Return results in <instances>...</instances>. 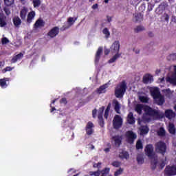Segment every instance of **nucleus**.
Segmentation results:
<instances>
[{"label":"nucleus","mask_w":176,"mask_h":176,"mask_svg":"<svg viewBox=\"0 0 176 176\" xmlns=\"http://www.w3.org/2000/svg\"><path fill=\"white\" fill-rule=\"evenodd\" d=\"M135 111L139 115L142 113V111H144V113L143 115L142 120L141 119H138V124H141L142 122H151V120H153L155 119H159L160 114L159 111L156 110H153L152 108L148 106H145L144 104H136L135 107Z\"/></svg>","instance_id":"nucleus-1"},{"label":"nucleus","mask_w":176,"mask_h":176,"mask_svg":"<svg viewBox=\"0 0 176 176\" xmlns=\"http://www.w3.org/2000/svg\"><path fill=\"white\" fill-rule=\"evenodd\" d=\"M168 72L166 78H162L159 80L160 83H170L173 86H176V65H171L166 69Z\"/></svg>","instance_id":"nucleus-2"},{"label":"nucleus","mask_w":176,"mask_h":176,"mask_svg":"<svg viewBox=\"0 0 176 176\" xmlns=\"http://www.w3.org/2000/svg\"><path fill=\"white\" fill-rule=\"evenodd\" d=\"M120 49V44L119 43V41H114V43H113L111 47V52L112 53V54H114V56L110 60H109V64L115 63V61H116L119 58V57H120L121 54L119 53Z\"/></svg>","instance_id":"nucleus-3"},{"label":"nucleus","mask_w":176,"mask_h":176,"mask_svg":"<svg viewBox=\"0 0 176 176\" xmlns=\"http://www.w3.org/2000/svg\"><path fill=\"white\" fill-rule=\"evenodd\" d=\"M151 93L152 97H153L156 104L157 105H163L164 104V97L160 94V91L157 87H153L151 89Z\"/></svg>","instance_id":"nucleus-4"},{"label":"nucleus","mask_w":176,"mask_h":176,"mask_svg":"<svg viewBox=\"0 0 176 176\" xmlns=\"http://www.w3.org/2000/svg\"><path fill=\"white\" fill-rule=\"evenodd\" d=\"M126 89H127V84L126 81H122L116 88V97H117V98H122V97L124 96V93H126Z\"/></svg>","instance_id":"nucleus-5"},{"label":"nucleus","mask_w":176,"mask_h":176,"mask_svg":"<svg viewBox=\"0 0 176 176\" xmlns=\"http://www.w3.org/2000/svg\"><path fill=\"white\" fill-rule=\"evenodd\" d=\"M145 152L146 155L152 160V164H154V166H156V163L157 160V156H156V154H155V152H153V146L152 144H148L145 148Z\"/></svg>","instance_id":"nucleus-6"},{"label":"nucleus","mask_w":176,"mask_h":176,"mask_svg":"<svg viewBox=\"0 0 176 176\" xmlns=\"http://www.w3.org/2000/svg\"><path fill=\"white\" fill-rule=\"evenodd\" d=\"M167 151V145L164 142L160 141L155 144V152L164 155Z\"/></svg>","instance_id":"nucleus-7"},{"label":"nucleus","mask_w":176,"mask_h":176,"mask_svg":"<svg viewBox=\"0 0 176 176\" xmlns=\"http://www.w3.org/2000/svg\"><path fill=\"white\" fill-rule=\"evenodd\" d=\"M110 168H106L104 170H98L96 172H90L89 174L90 175H94V176H112V175L109 174V171H110Z\"/></svg>","instance_id":"nucleus-8"},{"label":"nucleus","mask_w":176,"mask_h":176,"mask_svg":"<svg viewBox=\"0 0 176 176\" xmlns=\"http://www.w3.org/2000/svg\"><path fill=\"white\" fill-rule=\"evenodd\" d=\"M123 124V119L120 116L116 115L113 120V126L114 129H120Z\"/></svg>","instance_id":"nucleus-9"},{"label":"nucleus","mask_w":176,"mask_h":176,"mask_svg":"<svg viewBox=\"0 0 176 176\" xmlns=\"http://www.w3.org/2000/svg\"><path fill=\"white\" fill-rule=\"evenodd\" d=\"M126 136L127 141L128 142H129V144H133V142H134V140L137 138V135L131 131L126 132Z\"/></svg>","instance_id":"nucleus-10"},{"label":"nucleus","mask_w":176,"mask_h":176,"mask_svg":"<svg viewBox=\"0 0 176 176\" xmlns=\"http://www.w3.org/2000/svg\"><path fill=\"white\" fill-rule=\"evenodd\" d=\"M165 173L168 175H176V165L167 166L165 169Z\"/></svg>","instance_id":"nucleus-11"},{"label":"nucleus","mask_w":176,"mask_h":176,"mask_svg":"<svg viewBox=\"0 0 176 176\" xmlns=\"http://www.w3.org/2000/svg\"><path fill=\"white\" fill-rule=\"evenodd\" d=\"M76 20H77V18L69 17L67 19V22L63 26L64 30H67V29L69 28L71 26L74 25V24L76 21Z\"/></svg>","instance_id":"nucleus-12"},{"label":"nucleus","mask_w":176,"mask_h":176,"mask_svg":"<svg viewBox=\"0 0 176 176\" xmlns=\"http://www.w3.org/2000/svg\"><path fill=\"white\" fill-rule=\"evenodd\" d=\"M111 142L117 147L120 146V144H122V137L120 135L113 136L111 139Z\"/></svg>","instance_id":"nucleus-13"},{"label":"nucleus","mask_w":176,"mask_h":176,"mask_svg":"<svg viewBox=\"0 0 176 176\" xmlns=\"http://www.w3.org/2000/svg\"><path fill=\"white\" fill-rule=\"evenodd\" d=\"M104 109H105V107H102L99 109L98 111V118L99 119V122L101 127H104V119L102 118V113H104Z\"/></svg>","instance_id":"nucleus-14"},{"label":"nucleus","mask_w":176,"mask_h":176,"mask_svg":"<svg viewBox=\"0 0 176 176\" xmlns=\"http://www.w3.org/2000/svg\"><path fill=\"white\" fill-rule=\"evenodd\" d=\"M59 32V28L57 27L53 28L49 32H48V36L50 38H55V36H57L58 35Z\"/></svg>","instance_id":"nucleus-15"},{"label":"nucleus","mask_w":176,"mask_h":176,"mask_svg":"<svg viewBox=\"0 0 176 176\" xmlns=\"http://www.w3.org/2000/svg\"><path fill=\"white\" fill-rule=\"evenodd\" d=\"M153 82V76L151 74H146L143 77V82L145 83L146 85H148L149 83H151Z\"/></svg>","instance_id":"nucleus-16"},{"label":"nucleus","mask_w":176,"mask_h":176,"mask_svg":"<svg viewBox=\"0 0 176 176\" xmlns=\"http://www.w3.org/2000/svg\"><path fill=\"white\" fill-rule=\"evenodd\" d=\"M93 127H94L93 122H89L86 126V131L88 135H91V134H93Z\"/></svg>","instance_id":"nucleus-17"},{"label":"nucleus","mask_w":176,"mask_h":176,"mask_svg":"<svg viewBox=\"0 0 176 176\" xmlns=\"http://www.w3.org/2000/svg\"><path fill=\"white\" fill-rule=\"evenodd\" d=\"M148 133H149V128H148V126H143L140 127L139 133L140 135H146Z\"/></svg>","instance_id":"nucleus-18"},{"label":"nucleus","mask_w":176,"mask_h":176,"mask_svg":"<svg viewBox=\"0 0 176 176\" xmlns=\"http://www.w3.org/2000/svg\"><path fill=\"white\" fill-rule=\"evenodd\" d=\"M166 8H167V3H162L159 6V7L156 9L157 13H158V14H162V13L163 12V10H166Z\"/></svg>","instance_id":"nucleus-19"},{"label":"nucleus","mask_w":176,"mask_h":176,"mask_svg":"<svg viewBox=\"0 0 176 176\" xmlns=\"http://www.w3.org/2000/svg\"><path fill=\"white\" fill-rule=\"evenodd\" d=\"M165 116L166 118H168V119H173V118H175L176 114L173 110L168 109L165 111Z\"/></svg>","instance_id":"nucleus-20"},{"label":"nucleus","mask_w":176,"mask_h":176,"mask_svg":"<svg viewBox=\"0 0 176 176\" xmlns=\"http://www.w3.org/2000/svg\"><path fill=\"white\" fill-rule=\"evenodd\" d=\"M119 157H120V159H126L127 160L129 159L130 155L127 151L121 150L119 154Z\"/></svg>","instance_id":"nucleus-21"},{"label":"nucleus","mask_w":176,"mask_h":176,"mask_svg":"<svg viewBox=\"0 0 176 176\" xmlns=\"http://www.w3.org/2000/svg\"><path fill=\"white\" fill-rule=\"evenodd\" d=\"M127 122L129 124H134L135 123V118L133 115V113H129L127 116Z\"/></svg>","instance_id":"nucleus-22"},{"label":"nucleus","mask_w":176,"mask_h":176,"mask_svg":"<svg viewBox=\"0 0 176 176\" xmlns=\"http://www.w3.org/2000/svg\"><path fill=\"white\" fill-rule=\"evenodd\" d=\"M9 82V78H8L0 79V86H1V87H2L3 89H6V87H8V82Z\"/></svg>","instance_id":"nucleus-23"},{"label":"nucleus","mask_w":176,"mask_h":176,"mask_svg":"<svg viewBox=\"0 0 176 176\" xmlns=\"http://www.w3.org/2000/svg\"><path fill=\"white\" fill-rule=\"evenodd\" d=\"M13 24L16 27H20L21 25V19H20V17L19 16H14L12 19Z\"/></svg>","instance_id":"nucleus-24"},{"label":"nucleus","mask_w":176,"mask_h":176,"mask_svg":"<svg viewBox=\"0 0 176 176\" xmlns=\"http://www.w3.org/2000/svg\"><path fill=\"white\" fill-rule=\"evenodd\" d=\"M45 25V23L43 20L39 19H38L36 23H34V28H41Z\"/></svg>","instance_id":"nucleus-25"},{"label":"nucleus","mask_w":176,"mask_h":176,"mask_svg":"<svg viewBox=\"0 0 176 176\" xmlns=\"http://www.w3.org/2000/svg\"><path fill=\"white\" fill-rule=\"evenodd\" d=\"M107 89H108V84H104L98 89L97 93L98 94H102V93H105V91H107Z\"/></svg>","instance_id":"nucleus-26"},{"label":"nucleus","mask_w":176,"mask_h":176,"mask_svg":"<svg viewBox=\"0 0 176 176\" xmlns=\"http://www.w3.org/2000/svg\"><path fill=\"white\" fill-rule=\"evenodd\" d=\"M102 53V47H100L98 49V51L96 54L95 63H98V61L100 60V56H101Z\"/></svg>","instance_id":"nucleus-27"},{"label":"nucleus","mask_w":176,"mask_h":176,"mask_svg":"<svg viewBox=\"0 0 176 176\" xmlns=\"http://www.w3.org/2000/svg\"><path fill=\"white\" fill-rule=\"evenodd\" d=\"M113 104L114 105V109L117 113H120V104L118 100H113Z\"/></svg>","instance_id":"nucleus-28"},{"label":"nucleus","mask_w":176,"mask_h":176,"mask_svg":"<svg viewBox=\"0 0 176 176\" xmlns=\"http://www.w3.org/2000/svg\"><path fill=\"white\" fill-rule=\"evenodd\" d=\"M5 25H6V17L0 14V27H5Z\"/></svg>","instance_id":"nucleus-29"},{"label":"nucleus","mask_w":176,"mask_h":176,"mask_svg":"<svg viewBox=\"0 0 176 176\" xmlns=\"http://www.w3.org/2000/svg\"><path fill=\"white\" fill-rule=\"evenodd\" d=\"M28 12V10L25 8H24L21 10L20 16L22 20H25V17H27Z\"/></svg>","instance_id":"nucleus-30"},{"label":"nucleus","mask_w":176,"mask_h":176,"mask_svg":"<svg viewBox=\"0 0 176 176\" xmlns=\"http://www.w3.org/2000/svg\"><path fill=\"white\" fill-rule=\"evenodd\" d=\"M168 131L170 134H175L176 130H175V126H174V124L169 123Z\"/></svg>","instance_id":"nucleus-31"},{"label":"nucleus","mask_w":176,"mask_h":176,"mask_svg":"<svg viewBox=\"0 0 176 176\" xmlns=\"http://www.w3.org/2000/svg\"><path fill=\"white\" fill-rule=\"evenodd\" d=\"M142 19H143V16L141 14V13L135 14L133 21H138V22L142 21Z\"/></svg>","instance_id":"nucleus-32"},{"label":"nucleus","mask_w":176,"mask_h":176,"mask_svg":"<svg viewBox=\"0 0 176 176\" xmlns=\"http://www.w3.org/2000/svg\"><path fill=\"white\" fill-rule=\"evenodd\" d=\"M21 58H23V54L20 53L12 58V63H17V61H19V60H21Z\"/></svg>","instance_id":"nucleus-33"},{"label":"nucleus","mask_w":176,"mask_h":176,"mask_svg":"<svg viewBox=\"0 0 176 176\" xmlns=\"http://www.w3.org/2000/svg\"><path fill=\"white\" fill-rule=\"evenodd\" d=\"M157 135L159 137H165L166 136V130L163 127H160L157 131Z\"/></svg>","instance_id":"nucleus-34"},{"label":"nucleus","mask_w":176,"mask_h":176,"mask_svg":"<svg viewBox=\"0 0 176 176\" xmlns=\"http://www.w3.org/2000/svg\"><path fill=\"white\" fill-rule=\"evenodd\" d=\"M34 17H35V12L34 11H32L28 15V19H27L28 23H31Z\"/></svg>","instance_id":"nucleus-35"},{"label":"nucleus","mask_w":176,"mask_h":176,"mask_svg":"<svg viewBox=\"0 0 176 176\" xmlns=\"http://www.w3.org/2000/svg\"><path fill=\"white\" fill-rule=\"evenodd\" d=\"M139 99L140 101H141V102H148V101H149V99L148 98V96H146V95H141L139 96Z\"/></svg>","instance_id":"nucleus-36"},{"label":"nucleus","mask_w":176,"mask_h":176,"mask_svg":"<svg viewBox=\"0 0 176 176\" xmlns=\"http://www.w3.org/2000/svg\"><path fill=\"white\" fill-rule=\"evenodd\" d=\"M137 162L138 164H142L144 163V156L142 155V154L138 155Z\"/></svg>","instance_id":"nucleus-37"},{"label":"nucleus","mask_w":176,"mask_h":176,"mask_svg":"<svg viewBox=\"0 0 176 176\" xmlns=\"http://www.w3.org/2000/svg\"><path fill=\"white\" fill-rule=\"evenodd\" d=\"M102 34H104L105 38H109L111 36V32H109V30H108L107 28L103 29Z\"/></svg>","instance_id":"nucleus-38"},{"label":"nucleus","mask_w":176,"mask_h":176,"mask_svg":"<svg viewBox=\"0 0 176 176\" xmlns=\"http://www.w3.org/2000/svg\"><path fill=\"white\" fill-rule=\"evenodd\" d=\"M163 93L167 97H170L173 94V91H171V90H170V89H164Z\"/></svg>","instance_id":"nucleus-39"},{"label":"nucleus","mask_w":176,"mask_h":176,"mask_svg":"<svg viewBox=\"0 0 176 176\" xmlns=\"http://www.w3.org/2000/svg\"><path fill=\"white\" fill-rule=\"evenodd\" d=\"M123 171L124 169L122 168H120L118 170H117L115 173H114V176H120L122 175V174H123Z\"/></svg>","instance_id":"nucleus-40"},{"label":"nucleus","mask_w":176,"mask_h":176,"mask_svg":"<svg viewBox=\"0 0 176 176\" xmlns=\"http://www.w3.org/2000/svg\"><path fill=\"white\" fill-rule=\"evenodd\" d=\"M110 109H111V104H109L104 113L105 119H108V115L109 114Z\"/></svg>","instance_id":"nucleus-41"},{"label":"nucleus","mask_w":176,"mask_h":176,"mask_svg":"<svg viewBox=\"0 0 176 176\" xmlns=\"http://www.w3.org/2000/svg\"><path fill=\"white\" fill-rule=\"evenodd\" d=\"M4 3L6 6H12L14 3V0H4Z\"/></svg>","instance_id":"nucleus-42"},{"label":"nucleus","mask_w":176,"mask_h":176,"mask_svg":"<svg viewBox=\"0 0 176 176\" xmlns=\"http://www.w3.org/2000/svg\"><path fill=\"white\" fill-rule=\"evenodd\" d=\"M33 5L34 8H39L41 6V0H33Z\"/></svg>","instance_id":"nucleus-43"},{"label":"nucleus","mask_w":176,"mask_h":176,"mask_svg":"<svg viewBox=\"0 0 176 176\" xmlns=\"http://www.w3.org/2000/svg\"><path fill=\"white\" fill-rule=\"evenodd\" d=\"M168 60H172V61H175V60H176V54H170L168 56Z\"/></svg>","instance_id":"nucleus-44"},{"label":"nucleus","mask_w":176,"mask_h":176,"mask_svg":"<svg viewBox=\"0 0 176 176\" xmlns=\"http://www.w3.org/2000/svg\"><path fill=\"white\" fill-rule=\"evenodd\" d=\"M136 148L142 149V142H141V140H138L136 143Z\"/></svg>","instance_id":"nucleus-45"},{"label":"nucleus","mask_w":176,"mask_h":176,"mask_svg":"<svg viewBox=\"0 0 176 176\" xmlns=\"http://www.w3.org/2000/svg\"><path fill=\"white\" fill-rule=\"evenodd\" d=\"M3 10L6 16H9V14H10V8L9 7H4Z\"/></svg>","instance_id":"nucleus-46"},{"label":"nucleus","mask_w":176,"mask_h":176,"mask_svg":"<svg viewBox=\"0 0 176 176\" xmlns=\"http://www.w3.org/2000/svg\"><path fill=\"white\" fill-rule=\"evenodd\" d=\"M135 32H140L141 31H144V27L143 26H138L135 28Z\"/></svg>","instance_id":"nucleus-47"},{"label":"nucleus","mask_w":176,"mask_h":176,"mask_svg":"<svg viewBox=\"0 0 176 176\" xmlns=\"http://www.w3.org/2000/svg\"><path fill=\"white\" fill-rule=\"evenodd\" d=\"M12 69H13V67H6L5 69H3L2 70V72H3V74H5V72H9V71H12Z\"/></svg>","instance_id":"nucleus-48"},{"label":"nucleus","mask_w":176,"mask_h":176,"mask_svg":"<svg viewBox=\"0 0 176 176\" xmlns=\"http://www.w3.org/2000/svg\"><path fill=\"white\" fill-rule=\"evenodd\" d=\"M130 3H131V5L135 6L138 5L139 2H138V0H131Z\"/></svg>","instance_id":"nucleus-49"},{"label":"nucleus","mask_w":176,"mask_h":176,"mask_svg":"<svg viewBox=\"0 0 176 176\" xmlns=\"http://www.w3.org/2000/svg\"><path fill=\"white\" fill-rule=\"evenodd\" d=\"M68 174L69 175H72V174H75V173H76V170L74 168H71L68 170Z\"/></svg>","instance_id":"nucleus-50"},{"label":"nucleus","mask_w":176,"mask_h":176,"mask_svg":"<svg viewBox=\"0 0 176 176\" xmlns=\"http://www.w3.org/2000/svg\"><path fill=\"white\" fill-rule=\"evenodd\" d=\"M112 166H113V167H120V163L119 162L116 161L112 163Z\"/></svg>","instance_id":"nucleus-51"},{"label":"nucleus","mask_w":176,"mask_h":176,"mask_svg":"<svg viewBox=\"0 0 176 176\" xmlns=\"http://www.w3.org/2000/svg\"><path fill=\"white\" fill-rule=\"evenodd\" d=\"M2 43H3V44L9 43V39H8L6 37H4V38L2 39Z\"/></svg>","instance_id":"nucleus-52"},{"label":"nucleus","mask_w":176,"mask_h":176,"mask_svg":"<svg viewBox=\"0 0 176 176\" xmlns=\"http://www.w3.org/2000/svg\"><path fill=\"white\" fill-rule=\"evenodd\" d=\"M60 104H67V99L62 98L60 101Z\"/></svg>","instance_id":"nucleus-53"},{"label":"nucleus","mask_w":176,"mask_h":176,"mask_svg":"<svg viewBox=\"0 0 176 176\" xmlns=\"http://www.w3.org/2000/svg\"><path fill=\"white\" fill-rule=\"evenodd\" d=\"M94 145L93 144H89L88 145V148L90 149V151H93V149H94Z\"/></svg>","instance_id":"nucleus-54"},{"label":"nucleus","mask_w":176,"mask_h":176,"mask_svg":"<svg viewBox=\"0 0 176 176\" xmlns=\"http://www.w3.org/2000/svg\"><path fill=\"white\" fill-rule=\"evenodd\" d=\"M100 166H101V163L100 162L94 164V167H95V168L97 167L98 168H100Z\"/></svg>","instance_id":"nucleus-55"},{"label":"nucleus","mask_w":176,"mask_h":176,"mask_svg":"<svg viewBox=\"0 0 176 176\" xmlns=\"http://www.w3.org/2000/svg\"><path fill=\"white\" fill-rule=\"evenodd\" d=\"M96 115H97V110L94 109L92 111L93 118H96Z\"/></svg>","instance_id":"nucleus-56"},{"label":"nucleus","mask_w":176,"mask_h":176,"mask_svg":"<svg viewBox=\"0 0 176 176\" xmlns=\"http://www.w3.org/2000/svg\"><path fill=\"white\" fill-rule=\"evenodd\" d=\"M109 52H110L109 50L105 48L104 49V54H105V56H108V54H109Z\"/></svg>","instance_id":"nucleus-57"},{"label":"nucleus","mask_w":176,"mask_h":176,"mask_svg":"<svg viewBox=\"0 0 176 176\" xmlns=\"http://www.w3.org/2000/svg\"><path fill=\"white\" fill-rule=\"evenodd\" d=\"M92 9L96 10V9H98V4H94L92 6Z\"/></svg>","instance_id":"nucleus-58"},{"label":"nucleus","mask_w":176,"mask_h":176,"mask_svg":"<svg viewBox=\"0 0 176 176\" xmlns=\"http://www.w3.org/2000/svg\"><path fill=\"white\" fill-rule=\"evenodd\" d=\"M166 166V162H163L161 164H160V167L161 168H163V167H164Z\"/></svg>","instance_id":"nucleus-59"},{"label":"nucleus","mask_w":176,"mask_h":176,"mask_svg":"<svg viewBox=\"0 0 176 176\" xmlns=\"http://www.w3.org/2000/svg\"><path fill=\"white\" fill-rule=\"evenodd\" d=\"M168 19H169L168 14H165V20H166V21H168Z\"/></svg>","instance_id":"nucleus-60"},{"label":"nucleus","mask_w":176,"mask_h":176,"mask_svg":"<svg viewBox=\"0 0 176 176\" xmlns=\"http://www.w3.org/2000/svg\"><path fill=\"white\" fill-rule=\"evenodd\" d=\"M5 65V62H0V68H2Z\"/></svg>","instance_id":"nucleus-61"},{"label":"nucleus","mask_w":176,"mask_h":176,"mask_svg":"<svg viewBox=\"0 0 176 176\" xmlns=\"http://www.w3.org/2000/svg\"><path fill=\"white\" fill-rule=\"evenodd\" d=\"M50 107H51V108H52L51 112H53V111H56V107H52V104H50Z\"/></svg>","instance_id":"nucleus-62"},{"label":"nucleus","mask_w":176,"mask_h":176,"mask_svg":"<svg viewBox=\"0 0 176 176\" xmlns=\"http://www.w3.org/2000/svg\"><path fill=\"white\" fill-rule=\"evenodd\" d=\"M172 21H173V23H176V16H173L172 18Z\"/></svg>","instance_id":"nucleus-63"},{"label":"nucleus","mask_w":176,"mask_h":176,"mask_svg":"<svg viewBox=\"0 0 176 176\" xmlns=\"http://www.w3.org/2000/svg\"><path fill=\"white\" fill-rule=\"evenodd\" d=\"M104 151H105V152H109V148H105V149H104Z\"/></svg>","instance_id":"nucleus-64"}]
</instances>
